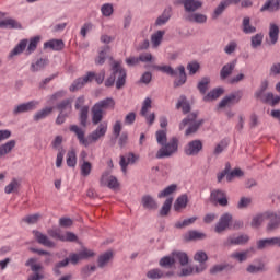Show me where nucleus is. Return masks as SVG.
<instances>
[{"instance_id": "nucleus-1", "label": "nucleus", "mask_w": 280, "mask_h": 280, "mask_svg": "<svg viewBox=\"0 0 280 280\" xmlns=\"http://www.w3.org/2000/svg\"><path fill=\"white\" fill-rule=\"evenodd\" d=\"M70 132H74L77 136L80 145H84V148H89L91 143H97L102 137H106V132H108V122L103 121L101 122L97 128L92 131L88 138L84 137L85 132L82 128L78 127V125L70 126Z\"/></svg>"}, {"instance_id": "nucleus-2", "label": "nucleus", "mask_w": 280, "mask_h": 280, "mask_svg": "<svg viewBox=\"0 0 280 280\" xmlns=\"http://www.w3.org/2000/svg\"><path fill=\"white\" fill-rule=\"evenodd\" d=\"M113 74L105 81V86L110 88L115 84L116 89H122L126 84V70L121 68V61H114L112 65Z\"/></svg>"}, {"instance_id": "nucleus-3", "label": "nucleus", "mask_w": 280, "mask_h": 280, "mask_svg": "<svg viewBox=\"0 0 280 280\" xmlns=\"http://www.w3.org/2000/svg\"><path fill=\"white\" fill-rule=\"evenodd\" d=\"M154 69H158V71H162V73H166V75H171L172 78L178 75L174 81V86L176 88L183 86V84L187 82V73L185 72L184 66L177 67L176 70L172 68V66H154Z\"/></svg>"}, {"instance_id": "nucleus-4", "label": "nucleus", "mask_w": 280, "mask_h": 280, "mask_svg": "<svg viewBox=\"0 0 280 280\" xmlns=\"http://www.w3.org/2000/svg\"><path fill=\"white\" fill-rule=\"evenodd\" d=\"M178 152V138L173 137L168 142L162 144L156 153V159H170Z\"/></svg>"}, {"instance_id": "nucleus-5", "label": "nucleus", "mask_w": 280, "mask_h": 280, "mask_svg": "<svg viewBox=\"0 0 280 280\" xmlns=\"http://www.w3.org/2000/svg\"><path fill=\"white\" fill-rule=\"evenodd\" d=\"M196 117H198V115L192 113L179 124V130H184L185 126H189L186 130L187 137H189V135H196L200 126H202V120H196Z\"/></svg>"}, {"instance_id": "nucleus-6", "label": "nucleus", "mask_w": 280, "mask_h": 280, "mask_svg": "<svg viewBox=\"0 0 280 280\" xmlns=\"http://www.w3.org/2000/svg\"><path fill=\"white\" fill-rule=\"evenodd\" d=\"M25 266L31 268L32 272L34 275L28 276L27 280H43L45 279V275L40 273L43 269V265L38 264V260L36 258H30L26 262Z\"/></svg>"}, {"instance_id": "nucleus-7", "label": "nucleus", "mask_w": 280, "mask_h": 280, "mask_svg": "<svg viewBox=\"0 0 280 280\" xmlns=\"http://www.w3.org/2000/svg\"><path fill=\"white\" fill-rule=\"evenodd\" d=\"M85 102L84 96H79L74 105V108L80 110V124L84 127H86V121H89V106L84 105Z\"/></svg>"}, {"instance_id": "nucleus-8", "label": "nucleus", "mask_w": 280, "mask_h": 280, "mask_svg": "<svg viewBox=\"0 0 280 280\" xmlns=\"http://www.w3.org/2000/svg\"><path fill=\"white\" fill-rule=\"evenodd\" d=\"M202 140H192L186 144L184 152L186 156H198L202 152Z\"/></svg>"}, {"instance_id": "nucleus-9", "label": "nucleus", "mask_w": 280, "mask_h": 280, "mask_svg": "<svg viewBox=\"0 0 280 280\" xmlns=\"http://www.w3.org/2000/svg\"><path fill=\"white\" fill-rule=\"evenodd\" d=\"M211 202H218L220 207H228L229 206V198L226 197V191L222 189H214L210 194Z\"/></svg>"}, {"instance_id": "nucleus-10", "label": "nucleus", "mask_w": 280, "mask_h": 280, "mask_svg": "<svg viewBox=\"0 0 280 280\" xmlns=\"http://www.w3.org/2000/svg\"><path fill=\"white\" fill-rule=\"evenodd\" d=\"M231 222H233V215L231 213L226 212L222 214L214 228L215 233H224L231 226Z\"/></svg>"}, {"instance_id": "nucleus-11", "label": "nucleus", "mask_w": 280, "mask_h": 280, "mask_svg": "<svg viewBox=\"0 0 280 280\" xmlns=\"http://www.w3.org/2000/svg\"><path fill=\"white\" fill-rule=\"evenodd\" d=\"M95 80V72H88L85 77L77 79L70 86V91L74 93V91H80L84 86V84H88V82H93Z\"/></svg>"}, {"instance_id": "nucleus-12", "label": "nucleus", "mask_w": 280, "mask_h": 280, "mask_svg": "<svg viewBox=\"0 0 280 280\" xmlns=\"http://www.w3.org/2000/svg\"><path fill=\"white\" fill-rule=\"evenodd\" d=\"M38 101H30L27 103H22L14 107L13 114L21 115V113H31L32 110H36L38 108Z\"/></svg>"}, {"instance_id": "nucleus-13", "label": "nucleus", "mask_w": 280, "mask_h": 280, "mask_svg": "<svg viewBox=\"0 0 280 280\" xmlns=\"http://www.w3.org/2000/svg\"><path fill=\"white\" fill-rule=\"evenodd\" d=\"M272 246H278L280 248V236L257 241L258 250H266V248H272Z\"/></svg>"}, {"instance_id": "nucleus-14", "label": "nucleus", "mask_w": 280, "mask_h": 280, "mask_svg": "<svg viewBox=\"0 0 280 280\" xmlns=\"http://www.w3.org/2000/svg\"><path fill=\"white\" fill-rule=\"evenodd\" d=\"M248 240L250 238L246 234L229 236L223 244L224 246H243L244 244H248Z\"/></svg>"}, {"instance_id": "nucleus-15", "label": "nucleus", "mask_w": 280, "mask_h": 280, "mask_svg": "<svg viewBox=\"0 0 280 280\" xmlns=\"http://www.w3.org/2000/svg\"><path fill=\"white\" fill-rule=\"evenodd\" d=\"M101 185L107 186L109 189H117L119 187V182L117 177L110 175L109 172H104L101 177Z\"/></svg>"}, {"instance_id": "nucleus-16", "label": "nucleus", "mask_w": 280, "mask_h": 280, "mask_svg": "<svg viewBox=\"0 0 280 280\" xmlns=\"http://www.w3.org/2000/svg\"><path fill=\"white\" fill-rule=\"evenodd\" d=\"M177 3H182L185 12H188L189 14L202 8V2L200 0H177Z\"/></svg>"}, {"instance_id": "nucleus-17", "label": "nucleus", "mask_w": 280, "mask_h": 280, "mask_svg": "<svg viewBox=\"0 0 280 280\" xmlns=\"http://www.w3.org/2000/svg\"><path fill=\"white\" fill-rule=\"evenodd\" d=\"M33 235L38 244L42 246H46L47 248H54L56 246V243H54L51 240H49V236L47 234H44L40 231H33Z\"/></svg>"}, {"instance_id": "nucleus-18", "label": "nucleus", "mask_w": 280, "mask_h": 280, "mask_svg": "<svg viewBox=\"0 0 280 280\" xmlns=\"http://www.w3.org/2000/svg\"><path fill=\"white\" fill-rule=\"evenodd\" d=\"M170 277H174V271L165 272L159 268H155V269H151L147 272V278L151 279V280L165 279V278H170Z\"/></svg>"}, {"instance_id": "nucleus-19", "label": "nucleus", "mask_w": 280, "mask_h": 280, "mask_svg": "<svg viewBox=\"0 0 280 280\" xmlns=\"http://www.w3.org/2000/svg\"><path fill=\"white\" fill-rule=\"evenodd\" d=\"M242 100V91L234 92L228 96H225L220 103L219 108H224L229 106V104H237Z\"/></svg>"}, {"instance_id": "nucleus-20", "label": "nucleus", "mask_w": 280, "mask_h": 280, "mask_svg": "<svg viewBox=\"0 0 280 280\" xmlns=\"http://www.w3.org/2000/svg\"><path fill=\"white\" fill-rule=\"evenodd\" d=\"M137 163V155L135 153H128L127 155L120 156L119 165L122 172L126 174L129 165H135Z\"/></svg>"}, {"instance_id": "nucleus-21", "label": "nucleus", "mask_w": 280, "mask_h": 280, "mask_svg": "<svg viewBox=\"0 0 280 280\" xmlns=\"http://www.w3.org/2000/svg\"><path fill=\"white\" fill-rule=\"evenodd\" d=\"M240 0H223L220 4L215 8L214 12L212 13V19L215 20L218 16L222 15V12L229 8V5L237 4Z\"/></svg>"}, {"instance_id": "nucleus-22", "label": "nucleus", "mask_w": 280, "mask_h": 280, "mask_svg": "<svg viewBox=\"0 0 280 280\" xmlns=\"http://www.w3.org/2000/svg\"><path fill=\"white\" fill-rule=\"evenodd\" d=\"M235 67H237V60L234 59L231 62L224 65L220 71V78L221 80H226L233 71H235Z\"/></svg>"}, {"instance_id": "nucleus-23", "label": "nucleus", "mask_w": 280, "mask_h": 280, "mask_svg": "<svg viewBox=\"0 0 280 280\" xmlns=\"http://www.w3.org/2000/svg\"><path fill=\"white\" fill-rule=\"evenodd\" d=\"M44 49H52V51H62V49H65V42H62V39H50L44 43Z\"/></svg>"}, {"instance_id": "nucleus-24", "label": "nucleus", "mask_w": 280, "mask_h": 280, "mask_svg": "<svg viewBox=\"0 0 280 280\" xmlns=\"http://www.w3.org/2000/svg\"><path fill=\"white\" fill-rule=\"evenodd\" d=\"M280 10V0H268L260 8V12H279Z\"/></svg>"}, {"instance_id": "nucleus-25", "label": "nucleus", "mask_w": 280, "mask_h": 280, "mask_svg": "<svg viewBox=\"0 0 280 280\" xmlns=\"http://www.w3.org/2000/svg\"><path fill=\"white\" fill-rule=\"evenodd\" d=\"M205 270H207L206 265H200L199 267L196 268L189 266L182 269L179 277H189V275H194V272H196V275H200V272H205Z\"/></svg>"}, {"instance_id": "nucleus-26", "label": "nucleus", "mask_w": 280, "mask_h": 280, "mask_svg": "<svg viewBox=\"0 0 280 280\" xmlns=\"http://www.w3.org/2000/svg\"><path fill=\"white\" fill-rule=\"evenodd\" d=\"M94 106H97L101 110H113L115 108V100L113 97H107L98 101Z\"/></svg>"}, {"instance_id": "nucleus-27", "label": "nucleus", "mask_w": 280, "mask_h": 280, "mask_svg": "<svg viewBox=\"0 0 280 280\" xmlns=\"http://www.w3.org/2000/svg\"><path fill=\"white\" fill-rule=\"evenodd\" d=\"M1 30H21V24L14 19H7L0 21Z\"/></svg>"}, {"instance_id": "nucleus-28", "label": "nucleus", "mask_w": 280, "mask_h": 280, "mask_svg": "<svg viewBox=\"0 0 280 280\" xmlns=\"http://www.w3.org/2000/svg\"><path fill=\"white\" fill-rule=\"evenodd\" d=\"M170 19H172V8H167L163 11V13L156 19L155 25L161 27L165 25Z\"/></svg>"}, {"instance_id": "nucleus-29", "label": "nucleus", "mask_w": 280, "mask_h": 280, "mask_svg": "<svg viewBox=\"0 0 280 280\" xmlns=\"http://www.w3.org/2000/svg\"><path fill=\"white\" fill-rule=\"evenodd\" d=\"M188 203H189V197L187 196V194H184L175 200L174 210L180 211V209H186Z\"/></svg>"}, {"instance_id": "nucleus-30", "label": "nucleus", "mask_w": 280, "mask_h": 280, "mask_svg": "<svg viewBox=\"0 0 280 280\" xmlns=\"http://www.w3.org/2000/svg\"><path fill=\"white\" fill-rule=\"evenodd\" d=\"M185 19L190 23L203 24L207 22V15L202 13H190L186 15Z\"/></svg>"}, {"instance_id": "nucleus-31", "label": "nucleus", "mask_w": 280, "mask_h": 280, "mask_svg": "<svg viewBox=\"0 0 280 280\" xmlns=\"http://www.w3.org/2000/svg\"><path fill=\"white\" fill-rule=\"evenodd\" d=\"M54 113V107H45L35 113L33 116L34 121H40L42 119H47Z\"/></svg>"}, {"instance_id": "nucleus-32", "label": "nucleus", "mask_w": 280, "mask_h": 280, "mask_svg": "<svg viewBox=\"0 0 280 280\" xmlns=\"http://www.w3.org/2000/svg\"><path fill=\"white\" fill-rule=\"evenodd\" d=\"M47 65H49V59L48 58H40L36 62H33L31 65V71L33 73H36L38 71H43V69H45V67H47Z\"/></svg>"}, {"instance_id": "nucleus-33", "label": "nucleus", "mask_w": 280, "mask_h": 280, "mask_svg": "<svg viewBox=\"0 0 280 280\" xmlns=\"http://www.w3.org/2000/svg\"><path fill=\"white\" fill-rule=\"evenodd\" d=\"M16 148V140H9L5 143L0 145V159L5 156V154H10L12 149Z\"/></svg>"}, {"instance_id": "nucleus-34", "label": "nucleus", "mask_w": 280, "mask_h": 280, "mask_svg": "<svg viewBox=\"0 0 280 280\" xmlns=\"http://www.w3.org/2000/svg\"><path fill=\"white\" fill-rule=\"evenodd\" d=\"M102 119H104V110L100 109L98 106L94 105L92 107V124L94 126H97V124H100Z\"/></svg>"}, {"instance_id": "nucleus-35", "label": "nucleus", "mask_w": 280, "mask_h": 280, "mask_svg": "<svg viewBox=\"0 0 280 280\" xmlns=\"http://www.w3.org/2000/svg\"><path fill=\"white\" fill-rule=\"evenodd\" d=\"M221 95H224V89L217 88L203 96V102H213V100H218Z\"/></svg>"}, {"instance_id": "nucleus-36", "label": "nucleus", "mask_w": 280, "mask_h": 280, "mask_svg": "<svg viewBox=\"0 0 280 280\" xmlns=\"http://www.w3.org/2000/svg\"><path fill=\"white\" fill-rule=\"evenodd\" d=\"M19 189H21V182H19L16 178H13V179L4 187V192H5V194H18Z\"/></svg>"}, {"instance_id": "nucleus-37", "label": "nucleus", "mask_w": 280, "mask_h": 280, "mask_svg": "<svg viewBox=\"0 0 280 280\" xmlns=\"http://www.w3.org/2000/svg\"><path fill=\"white\" fill-rule=\"evenodd\" d=\"M173 258L175 259V264L178 261L180 266H187L189 264V256L184 252H173Z\"/></svg>"}, {"instance_id": "nucleus-38", "label": "nucleus", "mask_w": 280, "mask_h": 280, "mask_svg": "<svg viewBox=\"0 0 280 280\" xmlns=\"http://www.w3.org/2000/svg\"><path fill=\"white\" fill-rule=\"evenodd\" d=\"M163 36H165V31H158L151 35V45L154 49L163 43Z\"/></svg>"}, {"instance_id": "nucleus-39", "label": "nucleus", "mask_w": 280, "mask_h": 280, "mask_svg": "<svg viewBox=\"0 0 280 280\" xmlns=\"http://www.w3.org/2000/svg\"><path fill=\"white\" fill-rule=\"evenodd\" d=\"M142 207L144 209H158L159 205L156 203V201L154 200V198H152V196L150 195H145L142 197Z\"/></svg>"}, {"instance_id": "nucleus-40", "label": "nucleus", "mask_w": 280, "mask_h": 280, "mask_svg": "<svg viewBox=\"0 0 280 280\" xmlns=\"http://www.w3.org/2000/svg\"><path fill=\"white\" fill-rule=\"evenodd\" d=\"M27 48V39H22L10 52V57L14 58V56H19L20 54H23L25 49Z\"/></svg>"}, {"instance_id": "nucleus-41", "label": "nucleus", "mask_w": 280, "mask_h": 280, "mask_svg": "<svg viewBox=\"0 0 280 280\" xmlns=\"http://www.w3.org/2000/svg\"><path fill=\"white\" fill-rule=\"evenodd\" d=\"M280 226V217L272 213L269 215V223L267 225V231H277Z\"/></svg>"}, {"instance_id": "nucleus-42", "label": "nucleus", "mask_w": 280, "mask_h": 280, "mask_svg": "<svg viewBox=\"0 0 280 280\" xmlns=\"http://www.w3.org/2000/svg\"><path fill=\"white\" fill-rule=\"evenodd\" d=\"M113 259V252L108 250L98 257V268L108 266V262Z\"/></svg>"}, {"instance_id": "nucleus-43", "label": "nucleus", "mask_w": 280, "mask_h": 280, "mask_svg": "<svg viewBox=\"0 0 280 280\" xmlns=\"http://www.w3.org/2000/svg\"><path fill=\"white\" fill-rule=\"evenodd\" d=\"M261 102H264V104H270V106H277L280 102V96H275L272 92H268L265 94Z\"/></svg>"}, {"instance_id": "nucleus-44", "label": "nucleus", "mask_w": 280, "mask_h": 280, "mask_svg": "<svg viewBox=\"0 0 280 280\" xmlns=\"http://www.w3.org/2000/svg\"><path fill=\"white\" fill-rule=\"evenodd\" d=\"M269 38L271 40V45H277V40H279V26L277 24H270Z\"/></svg>"}, {"instance_id": "nucleus-45", "label": "nucleus", "mask_w": 280, "mask_h": 280, "mask_svg": "<svg viewBox=\"0 0 280 280\" xmlns=\"http://www.w3.org/2000/svg\"><path fill=\"white\" fill-rule=\"evenodd\" d=\"M38 43H40V36H35L30 39L28 46L26 48V56H30L31 54H34L36 51V47H38Z\"/></svg>"}, {"instance_id": "nucleus-46", "label": "nucleus", "mask_w": 280, "mask_h": 280, "mask_svg": "<svg viewBox=\"0 0 280 280\" xmlns=\"http://www.w3.org/2000/svg\"><path fill=\"white\" fill-rule=\"evenodd\" d=\"M66 163L68 167H75V165H78V155L75 154V151L73 149L68 151Z\"/></svg>"}, {"instance_id": "nucleus-47", "label": "nucleus", "mask_w": 280, "mask_h": 280, "mask_svg": "<svg viewBox=\"0 0 280 280\" xmlns=\"http://www.w3.org/2000/svg\"><path fill=\"white\" fill-rule=\"evenodd\" d=\"M176 108L179 109L182 108L184 115H187V113H189V110H191V106L187 103V97L185 96H180L177 104H176Z\"/></svg>"}, {"instance_id": "nucleus-48", "label": "nucleus", "mask_w": 280, "mask_h": 280, "mask_svg": "<svg viewBox=\"0 0 280 280\" xmlns=\"http://www.w3.org/2000/svg\"><path fill=\"white\" fill-rule=\"evenodd\" d=\"M250 249H247L245 252H234L230 255V257L232 259H236V261H240V264H242V261H246V259H248Z\"/></svg>"}, {"instance_id": "nucleus-49", "label": "nucleus", "mask_w": 280, "mask_h": 280, "mask_svg": "<svg viewBox=\"0 0 280 280\" xmlns=\"http://www.w3.org/2000/svg\"><path fill=\"white\" fill-rule=\"evenodd\" d=\"M178 189V186L176 184H172L164 188L162 191L158 194V198H167V196H172V194H175V191Z\"/></svg>"}, {"instance_id": "nucleus-50", "label": "nucleus", "mask_w": 280, "mask_h": 280, "mask_svg": "<svg viewBox=\"0 0 280 280\" xmlns=\"http://www.w3.org/2000/svg\"><path fill=\"white\" fill-rule=\"evenodd\" d=\"M172 202H174V198H172V197L167 198L164 201V203H163V206H162V208L160 210V215L162 218H165V215H168V213H170V211L172 209Z\"/></svg>"}, {"instance_id": "nucleus-51", "label": "nucleus", "mask_w": 280, "mask_h": 280, "mask_svg": "<svg viewBox=\"0 0 280 280\" xmlns=\"http://www.w3.org/2000/svg\"><path fill=\"white\" fill-rule=\"evenodd\" d=\"M238 44L236 40H230L223 48L224 54L226 56H233L235 51H237Z\"/></svg>"}, {"instance_id": "nucleus-52", "label": "nucleus", "mask_w": 280, "mask_h": 280, "mask_svg": "<svg viewBox=\"0 0 280 280\" xmlns=\"http://www.w3.org/2000/svg\"><path fill=\"white\" fill-rule=\"evenodd\" d=\"M242 25L244 34H255L257 32V27L250 25V18H244Z\"/></svg>"}, {"instance_id": "nucleus-53", "label": "nucleus", "mask_w": 280, "mask_h": 280, "mask_svg": "<svg viewBox=\"0 0 280 280\" xmlns=\"http://www.w3.org/2000/svg\"><path fill=\"white\" fill-rule=\"evenodd\" d=\"M175 259H174V253L170 256H164L163 258L160 259V266L162 268H172L174 266Z\"/></svg>"}, {"instance_id": "nucleus-54", "label": "nucleus", "mask_w": 280, "mask_h": 280, "mask_svg": "<svg viewBox=\"0 0 280 280\" xmlns=\"http://www.w3.org/2000/svg\"><path fill=\"white\" fill-rule=\"evenodd\" d=\"M108 51H110L109 46L103 47L98 52V57L95 59V65H104L106 62V55Z\"/></svg>"}, {"instance_id": "nucleus-55", "label": "nucleus", "mask_w": 280, "mask_h": 280, "mask_svg": "<svg viewBox=\"0 0 280 280\" xmlns=\"http://www.w3.org/2000/svg\"><path fill=\"white\" fill-rule=\"evenodd\" d=\"M72 102L73 101L71 98L61 101L59 104H57V110H60L61 114H63L65 110H68V113H70L72 108Z\"/></svg>"}, {"instance_id": "nucleus-56", "label": "nucleus", "mask_w": 280, "mask_h": 280, "mask_svg": "<svg viewBox=\"0 0 280 280\" xmlns=\"http://www.w3.org/2000/svg\"><path fill=\"white\" fill-rule=\"evenodd\" d=\"M47 233L49 237H52V240H59L60 242L65 240V234H62V232L58 228L49 229L47 230Z\"/></svg>"}, {"instance_id": "nucleus-57", "label": "nucleus", "mask_w": 280, "mask_h": 280, "mask_svg": "<svg viewBox=\"0 0 280 280\" xmlns=\"http://www.w3.org/2000/svg\"><path fill=\"white\" fill-rule=\"evenodd\" d=\"M210 82H211V80L209 78H203L199 81L197 89L199 90L201 95H205V93H207V91H209Z\"/></svg>"}, {"instance_id": "nucleus-58", "label": "nucleus", "mask_w": 280, "mask_h": 280, "mask_svg": "<svg viewBox=\"0 0 280 280\" xmlns=\"http://www.w3.org/2000/svg\"><path fill=\"white\" fill-rule=\"evenodd\" d=\"M265 270H266V265H264V262H260L258 266L249 265L246 268V271L249 272L250 275H257V272H264Z\"/></svg>"}, {"instance_id": "nucleus-59", "label": "nucleus", "mask_w": 280, "mask_h": 280, "mask_svg": "<svg viewBox=\"0 0 280 280\" xmlns=\"http://www.w3.org/2000/svg\"><path fill=\"white\" fill-rule=\"evenodd\" d=\"M80 170H81V176H84V177L90 176L93 170V164H91V162L89 161H84L82 162Z\"/></svg>"}, {"instance_id": "nucleus-60", "label": "nucleus", "mask_w": 280, "mask_h": 280, "mask_svg": "<svg viewBox=\"0 0 280 280\" xmlns=\"http://www.w3.org/2000/svg\"><path fill=\"white\" fill-rule=\"evenodd\" d=\"M196 220H198V217L185 219L184 221H177L175 223V229H185V226H191V224H194V222H196Z\"/></svg>"}, {"instance_id": "nucleus-61", "label": "nucleus", "mask_w": 280, "mask_h": 280, "mask_svg": "<svg viewBox=\"0 0 280 280\" xmlns=\"http://www.w3.org/2000/svg\"><path fill=\"white\" fill-rule=\"evenodd\" d=\"M156 142L159 145H165L167 143V131L166 130H158L155 132Z\"/></svg>"}, {"instance_id": "nucleus-62", "label": "nucleus", "mask_w": 280, "mask_h": 280, "mask_svg": "<svg viewBox=\"0 0 280 280\" xmlns=\"http://www.w3.org/2000/svg\"><path fill=\"white\" fill-rule=\"evenodd\" d=\"M242 176H244V171L241 168H234L233 171L229 172L226 180L228 183H231L233 178H242Z\"/></svg>"}, {"instance_id": "nucleus-63", "label": "nucleus", "mask_w": 280, "mask_h": 280, "mask_svg": "<svg viewBox=\"0 0 280 280\" xmlns=\"http://www.w3.org/2000/svg\"><path fill=\"white\" fill-rule=\"evenodd\" d=\"M150 108H152V98L147 97V98H144V101L142 103V108L140 110V115L142 117H145L148 115V110H150Z\"/></svg>"}, {"instance_id": "nucleus-64", "label": "nucleus", "mask_w": 280, "mask_h": 280, "mask_svg": "<svg viewBox=\"0 0 280 280\" xmlns=\"http://www.w3.org/2000/svg\"><path fill=\"white\" fill-rule=\"evenodd\" d=\"M261 43H264V34L258 33V34L252 36L253 49H257V47H261Z\"/></svg>"}]
</instances>
